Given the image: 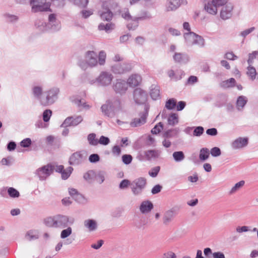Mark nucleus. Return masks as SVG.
<instances>
[{"label":"nucleus","instance_id":"69168bd1","mask_svg":"<svg viewBox=\"0 0 258 258\" xmlns=\"http://www.w3.org/2000/svg\"><path fill=\"white\" fill-rule=\"evenodd\" d=\"M130 184L131 182L129 180L123 179L120 182L119 187L121 189H124L126 188Z\"/></svg>","mask_w":258,"mask_h":258},{"label":"nucleus","instance_id":"e2e57ef3","mask_svg":"<svg viewBox=\"0 0 258 258\" xmlns=\"http://www.w3.org/2000/svg\"><path fill=\"white\" fill-rule=\"evenodd\" d=\"M210 153L213 157H218L221 155V151L219 148L214 147L210 150Z\"/></svg>","mask_w":258,"mask_h":258},{"label":"nucleus","instance_id":"0e129e2a","mask_svg":"<svg viewBox=\"0 0 258 258\" xmlns=\"http://www.w3.org/2000/svg\"><path fill=\"white\" fill-rule=\"evenodd\" d=\"M133 157L131 155L125 154L122 156V160L124 164L127 165L131 163Z\"/></svg>","mask_w":258,"mask_h":258},{"label":"nucleus","instance_id":"f704fd0d","mask_svg":"<svg viewBox=\"0 0 258 258\" xmlns=\"http://www.w3.org/2000/svg\"><path fill=\"white\" fill-rule=\"evenodd\" d=\"M210 156V151L207 148H202L200 151L199 159L201 161L207 160Z\"/></svg>","mask_w":258,"mask_h":258},{"label":"nucleus","instance_id":"aec40b11","mask_svg":"<svg viewBox=\"0 0 258 258\" xmlns=\"http://www.w3.org/2000/svg\"><path fill=\"white\" fill-rule=\"evenodd\" d=\"M83 117L81 115L70 116L67 117L63 123L62 126L67 127L69 126H76L83 121Z\"/></svg>","mask_w":258,"mask_h":258},{"label":"nucleus","instance_id":"ea45409f","mask_svg":"<svg viewBox=\"0 0 258 258\" xmlns=\"http://www.w3.org/2000/svg\"><path fill=\"white\" fill-rule=\"evenodd\" d=\"M106 172L103 171H99L95 173V179L99 184H101L105 180Z\"/></svg>","mask_w":258,"mask_h":258},{"label":"nucleus","instance_id":"9d476101","mask_svg":"<svg viewBox=\"0 0 258 258\" xmlns=\"http://www.w3.org/2000/svg\"><path fill=\"white\" fill-rule=\"evenodd\" d=\"M55 219L56 228L67 227L68 225H72L75 222L74 218L60 214L55 215Z\"/></svg>","mask_w":258,"mask_h":258},{"label":"nucleus","instance_id":"cd10ccee","mask_svg":"<svg viewBox=\"0 0 258 258\" xmlns=\"http://www.w3.org/2000/svg\"><path fill=\"white\" fill-rule=\"evenodd\" d=\"M84 226L90 232L96 230L98 227L97 221L91 219L85 220L84 221Z\"/></svg>","mask_w":258,"mask_h":258},{"label":"nucleus","instance_id":"9b49d317","mask_svg":"<svg viewBox=\"0 0 258 258\" xmlns=\"http://www.w3.org/2000/svg\"><path fill=\"white\" fill-rule=\"evenodd\" d=\"M146 184V179L144 177H140L133 181L132 183V191L134 195L138 196L142 194Z\"/></svg>","mask_w":258,"mask_h":258},{"label":"nucleus","instance_id":"c756f323","mask_svg":"<svg viewBox=\"0 0 258 258\" xmlns=\"http://www.w3.org/2000/svg\"><path fill=\"white\" fill-rule=\"evenodd\" d=\"M150 94L151 98L153 100H157L160 97L159 87L156 85L153 84L150 87Z\"/></svg>","mask_w":258,"mask_h":258},{"label":"nucleus","instance_id":"f8f14e48","mask_svg":"<svg viewBox=\"0 0 258 258\" xmlns=\"http://www.w3.org/2000/svg\"><path fill=\"white\" fill-rule=\"evenodd\" d=\"M225 3L221 7L220 18L224 20L230 19L233 15V5L227 0H225Z\"/></svg>","mask_w":258,"mask_h":258},{"label":"nucleus","instance_id":"6e6552de","mask_svg":"<svg viewBox=\"0 0 258 258\" xmlns=\"http://www.w3.org/2000/svg\"><path fill=\"white\" fill-rule=\"evenodd\" d=\"M30 6L34 13L46 11L50 8V4L46 0H30Z\"/></svg>","mask_w":258,"mask_h":258},{"label":"nucleus","instance_id":"5fc2aeb1","mask_svg":"<svg viewBox=\"0 0 258 258\" xmlns=\"http://www.w3.org/2000/svg\"><path fill=\"white\" fill-rule=\"evenodd\" d=\"M73 168L72 167H69L66 169L63 170L61 172V177L63 179H67L71 175Z\"/></svg>","mask_w":258,"mask_h":258},{"label":"nucleus","instance_id":"c85d7f7f","mask_svg":"<svg viewBox=\"0 0 258 258\" xmlns=\"http://www.w3.org/2000/svg\"><path fill=\"white\" fill-rule=\"evenodd\" d=\"M69 192L70 195L78 203H82L84 200V197L78 192L75 188H69Z\"/></svg>","mask_w":258,"mask_h":258},{"label":"nucleus","instance_id":"4be33fe9","mask_svg":"<svg viewBox=\"0 0 258 258\" xmlns=\"http://www.w3.org/2000/svg\"><path fill=\"white\" fill-rule=\"evenodd\" d=\"M248 142L247 138L239 137L231 143V147L233 149H240L246 147Z\"/></svg>","mask_w":258,"mask_h":258},{"label":"nucleus","instance_id":"f3484780","mask_svg":"<svg viewBox=\"0 0 258 258\" xmlns=\"http://www.w3.org/2000/svg\"><path fill=\"white\" fill-rule=\"evenodd\" d=\"M134 99L137 103L143 104L147 100V94L141 88H137L134 92Z\"/></svg>","mask_w":258,"mask_h":258},{"label":"nucleus","instance_id":"0eeeda50","mask_svg":"<svg viewBox=\"0 0 258 258\" xmlns=\"http://www.w3.org/2000/svg\"><path fill=\"white\" fill-rule=\"evenodd\" d=\"M87 157V154L85 151H77L70 156L69 163L72 166H79L86 161Z\"/></svg>","mask_w":258,"mask_h":258},{"label":"nucleus","instance_id":"a18cd8bd","mask_svg":"<svg viewBox=\"0 0 258 258\" xmlns=\"http://www.w3.org/2000/svg\"><path fill=\"white\" fill-rule=\"evenodd\" d=\"M72 234V228L68 227L66 229L62 230L60 232V237L61 239H66Z\"/></svg>","mask_w":258,"mask_h":258},{"label":"nucleus","instance_id":"864d4df0","mask_svg":"<svg viewBox=\"0 0 258 258\" xmlns=\"http://www.w3.org/2000/svg\"><path fill=\"white\" fill-rule=\"evenodd\" d=\"M70 101L77 107H81L82 100L77 96H72L70 98Z\"/></svg>","mask_w":258,"mask_h":258},{"label":"nucleus","instance_id":"f257e3e1","mask_svg":"<svg viewBox=\"0 0 258 258\" xmlns=\"http://www.w3.org/2000/svg\"><path fill=\"white\" fill-rule=\"evenodd\" d=\"M102 112L108 117H119L123 112V106L120 100L112 99L106 101L101 106Z\"/></svg>","mask_w":258,"mask_h":258},{"label":"nucleus","instance_id":"c9c22d12","mask_svg":"<svg viewBox=\"0 0 258 258\" xmlns=\"http://www.w3.org/2000/svg\"><path fill=\"white\" fill-rule=\"evenodd\" d=\"M106 52L104 50H101L97 55L98 65L104 66L106 63Z\"/></svg>","mask_w":258,"mask_h":258},{"label":"nucleus","instance_id":"2eb2a0df","mask_svg":"<svg viewBox=\"0 0 258 258\" xmlns=\"http://www.w3.org/2000/svg\"><path fill=\"white\" fill-rule=\"evenodd\" d=\"M52 172V167L50 165H47L36 170L35 174L40 180H44L48 177Z\"/></svg>","mask_w":258,"mask_h":258},{"label":"nucleus","instance_id":"2f4dec72","mask_svg":"<svg viewBox=\"0 0 258 258\" xmlns=\"http://www.w3.org/2000/svg\"><path fill=\"white\" fill-rule=\"evenodd\" d=\"M248 100L246 97L244 96H240L238 97L236 101V108L241 111L243 109Z\"/></svg>","mask_w":258,"mask_h":258},{"label":"nucleus","instance_id":"72a5a7b5","mask_svg":"<svg viewBox=\"0 0 258 258\" xmlns=\"http://www.w3.org/2000/svg\"><path fill=\"white\" fill-rule=\"evenodd\" d=\"M43 223L48 227L56 228L55 215L45 218Z\"/></svg>","mask_w":258,"mask_h":258},{"label":"nucleus","instance_id":"774afa93","mask_svg":"<svg viewBox=\"0 0 258 258\" xmlns=\"http://www.w3.org/2000/svg\"><path fill=\"white\" fill-rule=\"evenodd\" d=\"M257 54V51H254L252 53L249 54L248 59L247 60V62L249 64H251L252 63L253 60L256 57V56Z\"/></svg>","mask_w":258,"mask_h":258},{"label":"nucleus","instance_id":"49530a36","mask_svg":"<svg viewBox=\"0 0 258 258\" xmlns=\"http://www.w3.org/2000/svg\"><path fill=\"white\" fill-rule=\"evenodd\" d=\"M247 75L250 77L251 80H254L255 79L256 72L255 69L251 66V64H249L247 67Z\"/></svg>","mask_w":258,"mask_h":258},{"label":"nucleus","instance_id":"5701e85b","mask_svg":"<svg viewBox=\"0 0 258 258\" xmlns=\"http://www.w3.org/2000/svg\"><path fill=\"white\" fill-rule=\"evenodd\" d=\"M131 67H128L127 64H116L111 67V71L115 74H122L125 72L131 70Z\"/></svg>","mask_w":258,"mask_h":258},{"label":"nucleus","instance_id":"de8ad7c7","mask_svg":"<svg viewBox=\"0 0 258 258\" xmlns=\"http://www.w3.org/2000/svg\"><path fill=\"white\" fill-rule=\"evenodd\" d=\"M87 140L90 145L96 146L98 144V140L96 138V135L94 133L90 134L88 136Z\"/></svg>","mask_w":258,"mask_h":258},{"label":"nucleus","instance_id":"b1692460","mask_svg":"<svg viewBox=\"0 0 258 258\" xmlns=\"http://www.w3.org/2000/svg\"><path fill=\"white\" fill-rule=\"evenodd\" d=\"M142 81V78L138 74H133L127 79L126 83L131 87H135L138 86Z\"/></svg>","mask_w":258,"mask_h":258},{"label":"nucleus","instance_id":"a19ab883","mask_svg":"<svg viewBox=\"0 0 258 258\" xmlns=\"http://www.w3.org/2000/svg\"><path fill=\"white\" fill-rule=\"evenodd\" d=\"M38 237V232L36 230H30L27 232L25 235L26 239L28 240L36 239Z\"/></svg>","mask_w":258,"mask_h":258},{"label":"nucleus","instance_id":"6ab92c4d","mask_svg":"<svg viewBox=\"0 0 258 258\" xmlns=\"http://www.w3.org/2000/svg\"><path fill=\"white\" fill-rule=\"evenodd\" d=\"M147 113L143 112L140 113L139 115L135 117L131 122L130 125L132 127L140 126L145 124L146 122Z\"/></svg>","mask_w":258,"mask_h":258},{"label":"nucleus","instance_id":"603ef678","mask_svg":"<svg viewBox=\"0 0 258 258\" xmlns=\"http://www.w3.org/2000/svg\"><path fill=\"white\" fill-rule=\"evenodd\" d=\"M176 104V100L173 98L169 99L165 103V107L168 110H172L175 108Z\"/></svg>","mask_w":258,"mask_h":258},{"label":"nucleus","instance_id":"393cba45","mask_svg":"<svg viewBox=\"0 0 258 258\" xmlns=\"http://www.w3.org/2000/svg\"><path fill=\"white\" fill-rule=\"evenodd\" d=\"M173 58L175 62L180 63H186L189 61L188 55L184 53L175 52Z\"/></svg>","mask_w":258,"mask_h":258},{"label":"nucleus","instance_id":"20e7f679","mask_svg":"<svg viewBox=\"0 0 258 258\" xmlns=\"http://www.w3.org/2000/svg\"><path fill=\"white\" fill-rule=\"evenodd\" d=\"M183 37L185 43L188 46L197 45L199 47L203 48L205 46L204 38L194 32L184 33Z\"/></svg>","mask_w":258,"mask_h":258},{"label":"nucleus","instance_id":"6e6d98bb","mask_svg":"<svg viewBox=\"0 0 258 258\" xmlns=\"http://www.w3.org/2000/svg\"><path fill=\"white\" fill-rule=\"evenodd\" d=\"M163 128V124L162 122H159L156 124L153 128L151 130V133L153 134L157 135L159 133Z\"/></svg>","mask_w":258,"mask_h":258},{"label":"nucleus","instance_id":"39448f33","mask_svg":"<svg viewBox=\"0 0 258 258\" xmlns=\"http://www.w3.org/2000/svg\"><path fill=\"white\" fill-rule=\"evenodd\" d=\"M60 90L58 88L52 87L44 92V98L42 101V105L47 106L53 104L58 99Z\"/></svg>","mask_w":258,"mask_h":258},{"label":"nucleus","instance_id":"dca6fc26","mask_svg":"<svg viewBox=\"0 0 258 258\" xmlns=\"http://www.w3.org/2000/svg\"><path fill=\"white\" fill-rule=\"evenodd\" d=\"M186 0H170L166 3L165 10L166 12L175 11L180 6L186 5Z\"/></svg>","mask_w":258,"mask_h":258},{"label":"nucleus","instance_id":"4d7b16f0","mask_svg":"<svg viewBox=\"0 0 258 258\" xmlns=\"http://www.w3.org/2000/svg\"><path fill=\"white\" fill-rule=\"evenodd\" d=\"M52 115V111L50 109L45 110L42 114L43 120L44 122H48Z\"/></svg>","mask_w":258,"mask_h":258},{"label":"nucleus","instance_id":"423d86ee","mask_svg":"<svg viewBox=\"0 0 258 258\" xmlns=\"http://www.w3.org/2000/svg\"><path fill=\"white\" fill-rule=\"evenodd\" d=\"M225 3V0H205L204 10L211 15H216L218 13V8Z\"/></svg>","mask_w":258,"mask_h":258},{"label":"nucleus","instance_id":"13d9d810","mask_svg":"<svg viewBox=\"0 0 258 258\" xmlns=\"http://www.w3.org/2000/svg\"><path fill=\"white\" fill-rule=\"evenodd\" d=\"M160 170V167L159 166H155L152 168L149 171V174L150 176L152 177H156L159 171Z\"/></svg>","mask_w":258,"mask_h":258},{"label":"nucleus","instance_id":"7ed1b4c3","mask_svg":"<svg viewBox=\"0 0 258 258\" xmlns=\"http://www.w3.org/2000/svg\"><path fill=\"white\" fill-rule=\"evenodd\" d=\"M113 76L111 73L107 71H103L100 73L99 76L94 79L89 80L91 85H97L99 87H107L111 85L113 80Z\"/></svg>","mask_w":258,"mask_h":258},{"label":"nucleus","instance_id":"4468645a","mask_svg":"<svg viewBox=\"0 0 258 258\" xmlns=\"http://www.w3.org/2000/svg\"><path fill=\"white\" fill-rule=\"evenodd\" d=\"M120 14L121 17L127 21L132 20L133 21V24L128 23L127 27L129 30H134L138 26L137 20L141 19V18H133L129 13L127 9H123L120 10Z\"/></svg>","mask_w":258,"mask_h":258},{"label":"nucleus","instance_id":"a211bd4d","mask_svg":"<svg viewBox=\"0 0 258 258\" xmlns=\"http://www.w3.org/2000/svg\"><path fill=\"white\" fill-rule=\"evenodd\" d=\"M48 30L57 31L61 28L60 23L56 20L55 14H50L48 17V23L47 24Z\"/></svg>","mask_w":258,"mask_h":258},{"label":"nucleus","instance_id":"37998d69","mask_svg":"<svg viewBox=\"0 0 258 258\" xmlns=\"http://www.w3.org/2000/svg\"><path fill=\"white\" fill-rule=\"evenodd\" d=\"M95 172L93 170H90L84 174L83 177L88 182H92L95 179Z\"/></svg>","mask_w":258,"mask_h":258},{"label":"nucleus","instance_id":"4c0bfd02","mask_svg":"<svg viewBox=\"0 0 258 258\" xmlns=\"http://www.w3.org/2000/svg\"><path fill=\"white\" fill-rule=\"evenodd\" d=\"M35 26L38 30L42 32L48 30L47 25L43 20H37L35 22Z\"/></svg>","mask_w":258,"mask_h":258},{"label":"nucleus","instance_id":"052dcab7","mask_svg":"<svg viewBox=\"0 0 258 258\" xmlns=\"http://www.w3.org/2000/svg\"><path fill=\"white\" fill-rule=\"evenodd\" d=\"M73 2L75 5H77L79 7H86L88 3V0H70Z\"/></svg>","mask_w":258,"mask_h":258},{"label":"nucleus","instance_id":"58836bf2","mask_svg":"<svg viewBox=\"0 0 258 258\" xmlns=\"http://www.w3.org/2000/svg\"><path fill=\"white\" fill-rule=\"evenodd\" d=\"M168 123L169 125L174 126L178 123V115L177 113H171L168 118Z\"/></svg>","mask_w":258,"mask_h":258},{"label":"nucleus","instance_id":"e433bc0d","mask_svg":"<svg viewBox=\"0 0 258 258\" xmlns=\"http://www.w3.org/2000/svg\"><path fill=\"white\" fill-rule=\"evenodd\" d=\"M183 72L181 71L174 72L173 70H170L168 72V75L171 79L177 81L182 78Z\"/></svg>","mask_w":258,"mask_h":258},{"label":"nucleus","instance_id":"a878e982","mask_svg":"<svg viewBox=\"0 0 258 258\" xmlns=\"http://www.w3.org/2000/svg\"><path fill=\"white\" fill-rule=\"evenodd\" d=\"M175 216L174 211L173 209L166 211L163 217V223L165 225H168L173 220Z\"/></svg>","mask_w":258,"mask_h":258},{"label":"nucleus","instance_id":"ddd939ff","mask_svg":"<svg viewBox=\"0 0 258 258\" xmlns=\"http://www.w3.org/2000/svg\"><path fill=\"white\" fill-rule=\"evenodd\" d=\"M113 90L120 95L124 94L128 89V85L126 82L121 79H117L115 80L112 86Z\"/></svg>","mask_w":258,"mask_h":258},{"label":"nucleus","instance_id":"7c9ffc66","mask_svg":"<svg viewBox=\"0 0 258 258\" xmlns=\"http://www.w3.org/2000/svg\"><path fill=\"white\" fill-rule=\"evenodd\" d=\"M160 152L156 150H149L145 152V156L148 160L158 158Z\"/></svg>","mask_w":258,"mask_h":258},{"label":"nucleus","instance_id":"3c124183","mask_svg":"<svg viewBox=\"0 0 258 258\" xmlns=\"http://www.w3.org/2000/svg\"><path fill=\"white\" fill-rule=\"evenodd\" d=\"M4 17L9 22L15 23L16 22L19 18L17 16L12 15L9 13H6L4 14Z\"/></svg>","mask_w":258,"mask_h":258},{"label":"nucleus","instance_id":"79ce46f5","mask_svg":"<svg viewBox=\"0 0 258 258\" xmlns=\"http://www.w3.org/2000/svg\"><path fill=\"white\" fill-rule=\"evenodd\" d=\"M244 181L241 180L235 184V185L229 190V195L234 194L238 190H239L244 185Z\"/></svg>","mask_w":258,"mask_h":258},{"label":"nucleus","instance_id":"f03ea898","mask_svg":"<svg viewBox=\"0 0 258 258\" xmlns=\"http://www.w3.org/2000/svg\"><path fill=\"white\" fill-rule=\"evenodd\" d=\"M79 66L83 70H86L89 68L97 67L98 66L97 53L94 51H86L84 54V59L80 60Z\"/></svg>","mask_w":258,"mask_h":258},{"label":"nucleus","instance_id":"09e8293b","mask_svg":"<svg viewBox=\"0 0 258 258\" xmlns=\"http://www.w3.org/2000/svg\"><path fill=\"white\" fill-rule=\"evenodd\" d=\"M235 80L234 78H230L221 83V86L224 88H230L234 86Z\"/></svg>","mask_w":258,"mask_h":258},{"label":"nucleus","instance_id":"338daca9","mask_svg":"<svg viewBox=\"0 0 258 258\" xmlns=\"http://www.w3.org/2000/svg\"><path fill=\"white\" fill-rule=\"evenodd\" d=\"M110 142V140L108 138L103 136H101L98 140V144L103 145H107Z\"/></svg>","mask_w":258,"mask_h":258},{"label":"nucleus","instance_id":"1a4fd4ad","mask_svg":"<svg viewBox=\"0 0 258 258\" xmlns=\"http://www.w3.org/2000/svg\"><path fill=\"white\" fill-rule=\"evenodd\" d=\"M112 3V1H109L104 2L102 4L101 9L99 11V14L102 20L106 21L111 20L113 15L109 7Z\"/></svg>","mask_w":258,"mask_h":258},{"label":"nucleus","instance_id":"c03bdc74","mask_svg":"<svg viewBox=\"0 0 258 258\" xmlns=\"http://www.w3.org/2000/svg\"><path fill=\"white\" fill-rule=\"evenodd\" d=\"M172 156L174 161L177 162H181L185 158L184 154L182 151L174 152Z\"/></svg>","mask_w":258,"mask_h":258},{"label":"nucleus","instance_id":"bb28decb","mask_svg":"<svg viewBox=\"0 0 258 258\" xmlns=\"http://www.w3.org/2000/svg\"><path fill=\"white\" fill-rule=\"evenodd\" d=\"M153 208V205L149 201H145L141 203L140 206V212L146 214L149 213Z\"/></svg>","mask_w":258,"mask_h":258},{"label":"nucleus","instance_id":"bf43d9fd","mask_svg":"<svg viewBox=\"0 0 258 258\" xmlns=\"http://www.w3.org/2000/svg\"><path fill=\"white\" fill-rule=\"evenodd\" d=\"M255 29L254 27H252L246 29L242 31H241L239 35L242 37L243 38H245L248 35L252 33Z\"/></svg>","mask_w":258,"mask_h":258},{"label":"nucleus","instance_id":"473e14b6","mask_svg":"<svg viewBox=\"0 0 258 258\" xmlns=\"http://www.w3.org/2000/svg\"><path fill=\"white\" fill-rule=\"evenodd\" d=\"M98 28L100 31L104 30L106 33H109L114 29V25L111 23L106 24L101 23L98 25Z\"/></svg>","mask_w":258,"mask_h":258},{"label":"nucleus","instance_id":"412c9836","mask_svg":"<svg viewBox=\"0 0 258 258\" xmlns=\"http://www.w3.org/2000/svg\"><path fill=\"white\" fill-rule=\"evenodd\" d=\"M44 94V92H43V88L42 86L40 85H34L32 87V94L33 96L36 99H37L40 104L42 105V101L43 99L45 97L44 96H43V94Z\"/></svg>","mask_w":258,"mask_h":258},{"label":"nucleus","instance_id":"8fccbe9b","mask_svg":"<svg viewBox=\"0 0 258 258\" xmlns=\"http://www.w3.org/2000/svg\"><path fill=\"white\" fill-rule=\"evenodd\" d=\"M7 192L9 196L12 198H17L20 196L19 192L12 187H9Z\"/></svg>","mask_w":258,"mask_h":258},{"label":"nucleus","instance_id":"680f3d73","mask_svg":"<svg viewBox=\"0 0 258 258\" xmlns=\"http://www.w3.org/2000/svg\"><path fill=\"white\" fill-rule=\"evenodd\" d=\"M204 129L202 126H197L195 128L193 132V136L196 137L201 136L204 133Z\"/></svg>","mask_w":258,"mask_h":258}]
</instances>
